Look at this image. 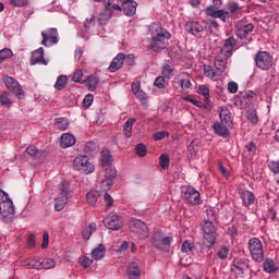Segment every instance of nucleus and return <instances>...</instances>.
<instances>
[{"instance_id":"1","label":"nucleus","mask_w":279,"mask_h":279,"mask_svg":"<svg viewBox=\"0 0 279 279\" xmlns=\"http://www.w3.org/2000/svg\"><path fill=\"white\" fill-rule=\"evenodd\" d=\"M0 215L4 223H12L14 219V203L8 196V193L0 190Z\"/></svg>"},{"instance_id":"2","label":"nucleus","mask_w":279,"mask_h":279,"mask_svg":"<svg viewBox=\"0 0 279 279\" xmlns=\"http://www.w3.org/2000/svg\"><path fill=\"white\" fill-rule=\"evenodd\" d=\"M171 38V34L162 28L156 29V33L153 34V39L149 45V49L151 51H162V49H167V40Z\"/></svg>"},{"instance_id":"3","label":"nucleus","mask_w":279,"mask_h":279,"mask_svg":"<svg viewBox=\"0 0 279 279\" xmlns=\"http://www.w3.org/2000/svg\"><path fill=\"white\" fill-rule=\"evenodd\" d=\"M171 243H173V236H168L160 230L154 231L151 244L156 250L159 252H167L171 246Z\"/></svg>"},{"instance_id":"4","label":"nucleus","mask_w":279,"mask_h":279,"mask_svg":"<svg viewBox=\"0 0 279 279\" xmlns=\"http://www.w3.org/2000/svg\"><path fill=\"white\" fill-rule=\"evenodd\" d=\"M73 169L80 171V173H83L84 175H88L95 171V166H93L88 156H78L73 160Z\"/></svg>"},{"instance_id":"5","label":"nucleus","mask_w":279,"mask_h":279,"mask_svg":"<svg viewBox=\"0 0 279 279\" xmlns=\"http://www.w3.org/2000/svg\"><path fill=\"white\" fill-rule=\"evenodd\" d=\"M248 250L255 263H263L265 260V251H263V242L258 238H253L248 241Z\"/></svg>"},{"instance_id":"6","label":"nucleus","mask_w":279,"mask_h":279,"mask_svg":"<svg viewBox=\"0 0 279 279\" xmlns=\"http://www.w3.org/2000/svg\"><path fill=\"white\" fill-rule=\"evenodd\" d=\"M202 229L205 239L204 245H206V247H213L217 239V229L215 228V225H213V221L205 220L202 225Z\"/></svg>"},{"instance_id":"7","label":"nucleus","mask_w":279,"mask_h":279,"mask_svg":"<svg viewBox=\"0 0 279 279\" xmlns=\"http://www.w3.org/2000/svg\"><path fill=\"white\" fill-rule=\"evenodd\" d=\"M69 186H71L69 181L61 182L60 194L54 199V210H57V213L64 210V206H66V202H69Z\"/></svg>"},{"instance_id":"8","label":"nucleus","mask_w":279,"mask_h":279,"mask_svg":"<svg viewBox=\"0 0 279 279\" xmlns=\"http://www.w3.org/2000/svg\"><path fill=\"white\" fill-rule=\"evenodd\" d=\"M129 228L131 232L137 234L138 239H147L149 236V229H147V223L138 219H131L129 222Z\"/></svg>"},{"instance_id":"9","label":"nucleus","mask_w":279,"mask_h":279,"mask_svg":"<svg viewBox=\"0 0 279 279\" xmlns=\"http://www.w3.org/2000/svg\"><path fill=\"white\" fill-rule=\"evenodd\" d=\"M255 62L257 69H262V71H269V69L274 66V57H271L267 51H259L255 56Z\"/></svg>"},{"instance_id":"10","label":"nucleus","mask_w":279,"mask_h":279,"mask_svg":"<svg viewBox=\"0 0 279 279\" xmlns=\"http://www.w3.org/2000/svg\"><path fill=\"white\" fill-rule=\"evenodd\" d=\"M102 223L108 230H121L123 228V218L117 214H110L104 218Z\"/></svg>"},{"instance_id":"11","label":"nucleus","mask_w":279,"mask_h":279,"mask_svg":"<svg viewBox=\"0 0 279 279\" xmlns=\"http://www.w3.org/2000/svg\"><path fill=\"white\" fill-rule=\"evenodd\" d=\"M41 45L44 47H53V45H58L59 43L57 28H48L41 32Z\"/></svg>"},{"instance_id":"12","label":"nucleus","mask_w":279,"mask_h":279,"mask_svg":"<svg viewBox=\"0 0 279 279\" xmlns=\"http://www.w3.org/2000/svg\"><path fill=\"white\" fill-rule=\"evenodd\" d=\"M3 82L9 90H12L15 97L21 99L24 95L23 87L19 84V81L14 80L12 76H4Z\"/></svg>"},{"instance_id":"13","label":"nucleus","mask_w":279,"mask_h":279,"mask_svg":"<svg viewBox=\"0 0 279 279\" xmlns=\"http://www.w3.org/2000/svg\"><path fill=\"white\" fill-rule=\"evenodd\" d=\"M185 29L195 38H202L204 36V26L199 22H187L185 24Z\"/></svg>"},{"instance_id":"14","label":"nucleus","mask_w":279,"mask_h":279,"mask_svg":"<svg viewBox=\"0 0 279 279\" xmlns=\"http://www.w3.org/2000/svg\"><path fill=\"white\" fill-rule=\"evenodd\" d=\"M31 64L32 66L35 64H44V66H47L48 62L45 60V49L43 47L38 48L32 53Z\"/></svg>"},{"instance_id":"15","label":"nucleus","mask_w":279,"mask_h":279,"mask_svg":"<svg viewBox=\"0 0 279 279\" xmlns=\"http://www.w3.org/2000/svg\"><path fill=\"white\" fill-rule=\"evenodd\" d=\"M95 1H97L98 3H105V9L100 13V17H99L100 23L101 21H110V19H112V10L110 9V5L114 3V0H95Z\"/></svg>"},{"instance_id":"16","label":"nucleus","mask_w":279,"mask_h":279,"mask_svg":"<svg viewBox=\"0 0 279 279\" xmlns=\"http://www.w3.org/2000/svg\"><path fill=\"white\" fill-rule=\"evenodd\" d=\"M184 195H185V201L187 202V204H192V206H196V204H199L201 194L194 187H189L185 191Z\"/></svg>"},{"instance_id":"17","label":"nucleus","mask_w":279,"mask_h":279,"mask_svg":"<svg viewBox=\"0 0 279 279\" xmlns=\"http://www.w3.org/2000/svg\"><path fill=\"white\" fill-rule=\"evenodd\" d=\"M77 143V140L75 138V135L71 133H63L60 138V147L62 149H69V147H73Z\"/></svg>"},{"instance_id":"18","label":"nucleus","mask_w":279,"mask_h":279,"mask_svg":"<svg viewBox=\"0 0 279 279\" xmlns=\"http://www.w3.org/2000/svg\"><path fill=\"white\" fill-rule=\"evenodd\" d=\"M138 7V3L133 0H125L122 2V10L123 14L125 16H134L136 14V8Z\"/></svg>"},{"instance_id":"19","label":"nucleus","mask_w":279,"mask_h":279,"mask_svg":"<svg viewBox=\"0 0 279 279\" xmlns=\"http://www.w3.org/2000/svg\"><path fill=\"white\" fill-rule=\"evenodd\" d=\"M123 62H125V54L120 52L113 58L111 64L109 65L110 73H117L119 69H122Z\"/></svg>"},{"instance_id":"20","label":"nucleus","mask_w":279,"mask_h":279,"mask_svg":"<svg viewBox=\"0 0 279 279\" xmlns=\"http://www.w3.org/2000/svg\"><path fill=\"white\" fill-rule=\"evenodd\" d=\"M128 275L130 279L141 278V267L138 266V263L132 262L129 264Z\"/></svg>"},{"instance_id":"21","label":"nucleus","mask_w":279,"mask_h":279,"mask_svg":"<svg viewBox=\"0 0 279 279\" xmlns=\"http://www.w3.org/2000/svg\"><path fill=\"white\" fill-rule=\"evenodd\" d=\"M251 32H254V24H252V23L239 27L235 31V34H236L238 38L243 39V38H247V36L251 34Z\"/></svg>"},{"instance_id":"22","label":"nucleus","mask_w":279,"mask_h":279,"mask_svg":"<svg viewBox=\"0 0 279 279\" xmlns=\"http://www.w3.org/2000/svg\"><path fill=\"white\" fill-rule=\"evenodd\" d=\"M220 119H221V123L223 125H227L228 128L231 126V124H232V113L230 112V110H228V108L221 109Z\"/></svg>"},{"instance_id":"23","label":"nucleus","mask_w":279,"mask_h":279,"mask_svg":"<svg viewBox=\"0 0 279 279\" xmlns=\"http://www.w3.org/2000/svg\"><path fill=\"white\" fill-rule=\"evenodd\" d=\"M82 84H87L88 90H97V84H99V78L95 75H89L86 80L81 82Z\"/></svg>"},{"instance_id":"24","label":"nucleus","mask_w":279,"mask_h":279,"mask_svg":"<svg viewBox=\"0 0 279 279\" xmlns=\"http://www.w3.org/2000/svg\"><path fill=\"white\" fill-rule=\"evenodd\" d=\"M252 97H254V93H241L240 100L236 101L240 102L241 108H250V104H252Z\"/></svg>"},{"instance_id":"25","label":"nucleus","mask_w":279,"mask_h":279,"mask_svg":"<svg viewBox=\"0 0 279 279\" xmlns=\"http://www.w3.org/2000/svg\"><path fill=\"white\" fill-rule=\"evenodd\" d=\"M134 123H136V119H134V118H129L126 120V122L124 123L123 134L128 138L132 137V129L134 128Z\"/></svg>"},{"instance_id":"26","label":"nucleus","mask_w":279,"mask_h":279,"mask_svg":"<svg viewBox=\"0 0 279 279\" xmlns=\"http://www.w3.org/2000/svg\"><path fill=\"white\" fill-rule=\"evenodd\" d=\"M99 197H101V192L99 191H90L86 194L87 204L89 206H95L97 204Z\"/></svg>"},{"instance_id":"27","label":"nucleus","mask_w":279,"mask_h":279,"mask_svg":"<svg viewBox=\"0 0 279 279\" xmlns=\"http://www.w3.org/2000/svg\"><path fill=\"white\" fill-rule=\"evenodd\" d=\"M38 262H39V270L40 269H53V267H56V259H53V258L38 259Z\"/></svg>"},{"instance_id":"28","label":"nucleus","mask_w":279,"mask_h":279,"mask_svg":"<svg viewBox=\"0 0 279 279\" xmlns=\"http://www.w3.org/2000/svg\"><path fill=\"white\" fill-rule=\"evenodd\" d=\"M104 256H106V246H104V244H100L92 251V257H94L95 260H101Z\"/></svg>"},{"instance_id":"29","label":"nucleus","mask_w":279,"mask_h":279,"mask_svg":"<svg viewBox=\"0 0 279 279\" xmlns=\"http://www.w3.org/2000/svg\"><path fill=\"white\" fill-rule=\"evenodd\" d=\"M214 130H215L216 134H218L219 136H223L225 138H228V136H230V131L228 130V126H226V125L215 123Z\"/></svg>"},{"instance_id":"30","label":"nucleus","mask_w":279,"mask_h":279,"mask_svg":"<svg viewBox=\"0 0 279 279\" xmlns=\"http://www.w3.org/2000/svg\"><path fill=\"white\" fill-rule=\"evenodd\" d=\"M241 197L245 206H251V204H254L255 196L252 192L243 191L241 193Z\"/></svg>"},{"instance_id":"31","label":"nucleus","mask_w":279,"mask_h":279,"mask_svg":"<svg viewBox=\"0 0 279 279\" xmlns=\"http://www.w3.org/2000/svg\"><path fill=\"white\" fill-rule=\"evenodd\" d=\"M68 82H69V78L66 77V75L58 76L54 84L56 90H64V88H66Z\"/></svg>"},{"instance_id":"32","label":"nucleus","mask_w":279,"mask_h":279,"mask_svg":"<svg viewBox=\"0 0 279 279\" xmlns=\"http://www.w3.org/2000/svg\"><path fill=\"white\" fill-rule=\"evenodd\" d=\"M264 271L267 274H276V271H278V267H276L274 259L268 258L264 262Z\"/></svg>"},{"instance_id":"33","label":"nucleus","mask_w":279,"mask_h":279,"mask_svg":"<svg viewBox=\"0 0 279 279\" xmlns=\"http://www.w3.org/2000/svg\"><path fill=\"white\" fill-rule=\"evenodd\" d=\"M56 125L58 128V130H60L61 132H64L65 130H69V119L68 118H57L56 119Z\"/></svg>"},{"instance_id":"34","label":"nucleus","mask_w":279,"mask_h":279,"mask_svg":"<svg viewBox=\"0 0 279 279\" xmlns=\"http://www.w3.org/2000/svg\"><path fill=\"white\" fill-rule=\"evenodd\" d=\"M100 160H101L102 168L112 166V155H110L109 150L102 151Z\"/></svg>"},{"instance_id":"35","label":"nucleus","mask_w":279,"mask_h":279,"mask_svg":"<svg viewBox=\"0 0 279 279\" xmlns=\"http://www.w3.org/2000/svg\"><path fill=\"white\" fill-rule=\"evenodd\" d=\"M102 169L105 171V179L114 180V178H117V169H114V167L106 166Z\"/></svg>"},{"instance_id":"36","label":"nucleus","mask_w":279,"mask_h":279,"mask_svg":"<svg viewBox=\"0 0 279 279\" xmlns=\"http://www.w3.org/2000/svg\"><path fill=\"white\" fill-rule=\"evenodd\" d=\"M246 119H247V121L253 123V125H256V123H258V114L256 113V110L255 109H248L246 111Z\"/></svg>"},{"instance_id":"37","label":"nucleus","mask_w":279,"mask_h":279,"mask_svg":"<svg viewBox=\"0 0 279 279\" xmlns=\"http://www.w3.org/2000/svg\"><path fill=\"white\" fill-rule=\"evenodd\" d=\"M93 232H95V225H89L88 227H86L83 232H82V236L85 241L90 240V236H93Z\"/></svg>"},{"instance_id":"38","label":"nucleus","mask_w":279,"mask_h":279,"mask_svg":"<svg viewBox=\"0 0 279 279\" xmlns=\"http://www.w3.org/2000/svg\"><path fill=\"white\" fill-rule=\"evenodd\" d=\"M199 142L198 141H193L189 147H187V151L190 154V158H193L194 156H196L197 154V149H199Z\"/></svg>"},{"instance_id":"39","label":"nucleus","mask_w":279,"mask_h":279,"mask_svg":"<svg viewBox=\"0 0 279 279\" xmlns=\"http://www.w3.org/2000/svg\"><path fill=\"white\" fill-rule=\"evenodd\" d=\"M135 151L140 158H145V156H147V146H145L143 143H140L136 145Z\"/></svg>"},{"instance_id":"40","label":"nucleus","mask_w":279,"mask_h":279,"mask_svg":"<svg viewBox=\"0 0 279 279\" xmlns=\"http://www.w3.org/2000/svg\"><path fill=\"white\" fill-rule=\"evenodd\" d=\"M23 267H25L26 269H38L40 270V266H39V262L36 259H32L29 260H25L23 264Z\"/></svg>"},{"instance_id":"41","label":"nucleus","mask_w":279,"mask_h":279,"mask_svg":"<svg viewBox=\"0 0 279 279\" xmlns=\"http://www.w3.org/2000/svg\"><path fill=\"white\" fill-rule=\"evenodd\" d=\"M0 104L5 108H10L12 106V100H10V94L4 93L0 95Z\"/></svg>"},{"instance_id":"42","label":"nucleus","mask_w":279,"mask_h":279,"mask_svg":"<svg viewBox=\"0 0 279 279\" xmlns=\"http://www.w3.org/2000/svg\"><path fill=\"white\" fill-rule=\"evenodd\" d=\"M198 94L203 95V97H205V101H208V99H210V89L206 85L199 86Z\"/></svg>"},{"instance_id":"43","label":"nucleus","mask_w":279,"mask_h":279,"mask_svg":"<svg viewBox=\"0 0 279 279\" xmlns=\"http://www.w3.org/2000/svg\"><path fill=\"white\" fill-rule=\"evenodd\" d=\"M159 166L161 169H169V155L162 154L159 157Z\"/></svg>"},{"instance_id":"44","label":"nucleus","mask_w":279,"mask_h":279,"mask_svg":"<svg viewBox=\"0 0 279 279\" xmlns=\"http://www.w3.org/2000/svg\"><path fill=\"white\" fill-rule=\"evenodd\" d=\"M8 58H12V50H10L9 48L0 50V64L1 62L8 60Z\"/></svg>"},{"instance_id":"45","label":"nucleus","mask_w":279,"mask_h":279,"mask_svg":"<svg viewBox=\"0 0 279 279\" xmlns=\"http://www.w3.org/2000/svg\"><path fill=\"white\" fill-rule=\"evenodd\" d=\"M226 60L223 59H218L216 62H215V66L217 69V71H219L220 73H223L226 71Z\"/></svg>"},{"instance_id":"46","label":"nucleus","mask_w":279,"mask_h":279,"mask_svg":"<svg viewBox=\"0 0 279 279\" xmlns=\"http://www.w3.org/2000/svg\"><path fill=\"white\" fill-rule=\"evenodd\" d=\"M112 180L111 179H106L101 181L100 183V189H102V191H110V189L112 187Z\"/></svg>"},{"instance_id":"47","label":"nucleus","mask_w":279,"mask_h":279,"mask_svg":"<svg viewBox=\"0 0 279 279\" xmlns=\"http://www.w3.org/2000/svg\"><path fill=\"white\" fill-rule=\"evenodd\" d=\"M235 45H236V39L234 38V36H231L226 40L223 47L225 49H234Z\"/></svg>"},{"instance_id":"48","label":"nucleus","mask_w":279,"mask_h":279,"mask_svg":"<svg viewBox=\"0 0 279 279\" xmlns=\"http://www.w3.org/2000/svg\"><path fill=\"white\" fill-rule=\"evenodd\" d=\"M135 97L141 101L142 106H147V94H145V92H138L135 94Z\"/></svg>"},{"instance_id":"49","label":"nucleus","mask_w":279,"mask_h":279,"mask_svg":"<svg viewBox=\"0 0 279 279\" xmlns=\"http://www.w3.org/2000/svg\"><path fill=\"white\" fill-rule=\"evenodd\" d=\"M104 199L106 202V210H109V208H112V205L114 204V199L112 198V196H110V194L108 193H105Z\"/></svg>"},{"instance_id":"50","label":"nucleus","mask_w":279,"mask_h":279,"mask_svg":"<svg viewBox=\"0 0 279 279\" xmlns=\"http://www.w3.org/2000/svg\"><path fill=\"white\" fill-rule=\"evenodd\" d=\"M26 245L31 250H34V247H36V235L34 233L28 234Z\"/></svg>"},{"instance_id":"51","label":"nucleus","mask_w":279,"mask_h":279,"mask_svg":"<svg viewBox=\"0 0 279 279\" xmlns=\"http://www.w3.org/2000/svg\"><path fill=\"white\" fill-rule=\"evenodd\" d=\"M154 84L157 88H165L167 86V81L165 80V76H158Z\"/></svg>"},{"instance_id":"52","label":"nucleus","mask_w":279,"mask_h":279,"mask_svg":"<svg viewBox=\"0 0 279 279\" xmlns=\"http://www.w3.org/2000/svg\"><path fill=\"white\" fill-rule=\"evenodd\" d=\"M93 100H94L93 94H87L83 99L84 108H90V106H93Z\"/></svg>"},{"instance_id":"53","label":"nucleus","mask_w":279,"mask_h":279,"mask_svg":"<svg viewBox=\"0 0 279 279\" xmlns=\"http://www.w3.org/2000/svg\"><path fill=\"white\" fill-rule=\"evenodd\" d=\"M162 73H163V76L165 77H173V66L167 64L163 66V70H162Z\"/></svg>"},{"instance_id":"54","label":"nucleus","mask_w":279,"mask_h":279,"mask_svg":"<svg viewBox=\"0 0 279 279\" xmlns=\"http://www.w3.org/2000/svg\"><path fill=\"white\" fill-rule=\"evenodd\" d=\"M84 75V72L82 70H76L72 76V82L82 84V76Z\"/></svg>"},{"instance_id":"55","label":"nucleus","mask_w":279,"mask_h":279,"mask_svg":"<svg viewBox=\"0 0 279 279\" xmlns=\"http://www.w3.org/2000/svg\"><path fill=\"white\" fill-rule=\"evenodd\" d=\"M204 73L206 77H211V78L217 75L215 70H213V66L210 65H204Z\"/></svg>"},{"instance_id":"56","label":"nucleus","mask_w":279,"mask_h":279,"mask_svg":"<svg viewBox=\"0 0 279 279\" xmlns=\"http://www.w3.org/2000/svg\"><path fill=\"white\" fill-rule=\"evenodd\" d=\"M10 5L14 8H23V5H27V0H10Z\"/></svg>"},{"instance_id":"57","label":"nucleus","mask_w":279,"mask_h":279,"mask_svg":"<svg viewBox=\"0 0 279 279\" xmlns=\"http://www.w3.org/2000/svg\"><path fill=\"white\" fill-rule=\"evenodd\" d=\"M47 247H49V233L48 232H44L41 248L43 250H47Z\"/></svg>"},{"instance_id":"58","label":"nucleus","mask_w":279,"mask_h":279,"mask_svg":"<svg viewBox=\"0 0 279 279\" xmlns=\"http://www.w3.org/2000/svg\"><path fill=\"white\" fill-rule=\"evenodd\" d=\"M26 153L28 154V156L36 158V156H38V148H36V146H29L26 148Z\"/></svg>"},{"instance_id":"59","label":"nucleus","mask_w":279,"mask_h":279,"mask_svg":"<svg viewBox=\"0 0 279 279\" xmlns=\"http://www.w3.org/2000/svg\"><path fill=\"white\" fill-rule=\"evenodd\" d=\"M228 90L229 93H232V95H234V93L239 90V85L235 82H229Z\"/></svg>"},{"instance_id":"60","label":"nucleus","mask_w":279,"mask_h":279,"mask_svg":"<svg viewBox=\"0 0 279 279\" xmlns=\"http://www.w3.org/2000/svg\"><path fill=\"white\" fill-rule=\"evenodd\" d=\"M228 14V12H223V10H217L214 19H221V21L226 22V15Z\"/></svg>"},{"instance_id":"61","label":"nucleus","mask_w":279,"mask_h":279,"mask_svg":"<svg viewBox=\"0 0 279 279\" xmlns=\"http://www.w3.org/2000/svg\"><path fill=\"white\" fill-rule=\"evenodd\" d=\"M269 169L272 173H279V161H271L269 163Z\"/></svg>"},{"instance_id":"62","label":"nucleus","mask_w":279,"mask_h":279,"mask_svg":"<svg viewBox=\"0 0 279 279\" xmlns=\"http://www.w3.org/2000/svg\"><path fill=\"white\" fill-rule=\"evenodd\" d=\"M81 265L86 269L87 267H90V265H93V259L85 256L81 259Z\"/></svg>"},{"instance_id":"63","label":"nucleus","mask_w":279,"mask_h":279,"mask_svg":"<svg viewBox=\"0 0 279 279\" xmlns=\"http://www.w3.org/2000/svg\"><path fill=\"white\" fill-rule=\"evenodd\" d=\"M180 86H181L182 90H189V88H191V81L190 80H181Z\"/></svg>"},{"instance_id":"64","label":"nucleus","mask_w":279,"mask_h":279,"mask_svg":"<svg viewBox=\"0 0 279 279\" xmlns=\"http://www.w3.org/2000/svg\"><path fill=\"white\" fill-rule=\"evenodd\" d=\"M228 254H229V250L223 247L218 252V256L219 258H221L222 260H226V258H228Z\"/></svg>"}]
</instances>
